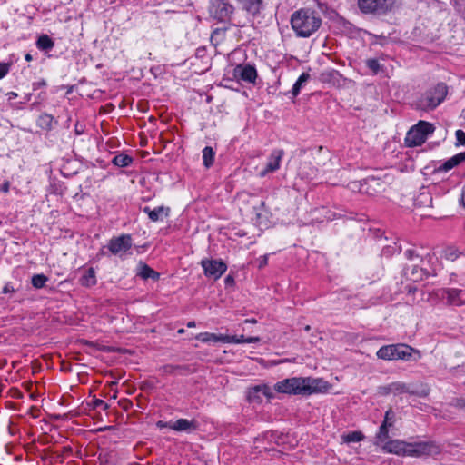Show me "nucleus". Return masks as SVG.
Listing matches in <instances>:
<instances>
[{"instance_id":"f257e3e1","label":"nucleus","mask_w":465,"mask_h":465,"mask_svg":"<svg viewBox=\"0 0 465 465\" xmlns=\"http://www.w3.org/2000/svg\"><path fill=\"white\" fill-rule=\"evenodd\" d=\"M329 388V383L323 379L312 377L287 378L274 384L277 392L290 395H311L325 392Z\"/></svg>"},{"instance_id":"f03ea898","label":"nucleus","mask_w":465,"mask_h":465,"mask_svg":"<svg viewBox=\"0 0 465 465\" xmlns=\"http://www.w3.org/2000/svg\"><path fill=\"white\" fill-rule=\"evenodd\" d=\"M291 25L298 37L307 38L319 30L322 18L315 10L301 8L292 15Z\"/></svg>"},{"instance_id":"7ed1b4c3","label":"nucleus","mask_w":465,"mask_h":465,"mask_svg":"<svg viewBox=\"0 0 465 465\" xmlns=\"http://www.w3.org/2000/svg\"><path fill=\"white\" fill-rule=\"evenodd\" d=\"M376 355L379 359L385 361H418L421 358L419 350L404 343L384 345L378 350Z\"/></svg>"},{"instance_id":"20e7f679","label":"nucleus","mask_w":465,"mask_h":465,"mask_svg":"<svg viewBox=\"0 0 465 465\" xmlns=\"http://www.w3.org/2000/svg\"><path fill=\"white\" fill-rule=\"evenodd\" d=\"M447 94L448 86L443 83H439L417 99L416 108L425 112L434 110L443 102Z\"/></svg>"},{"instance_id":"39448f33","label":"nucleus","mask_w":465,"mask_h":465,"mask_svg":"<svg viewBox=\"0 0 465 465\" xmlns=\"http://www.w3.org/2000/svg\"><path fill=\"white\" fill-rule=\"evenodd\" d=\"M435 127L431 123L419 121L406 134L404 143L407 147L420 146L425 143L428 136L432 134Z\"/></svg>"},{"instance_id":"423d86ee","label":"nucleus","mask_w":465,"mask_h":465,"mask_svg":"<svg viewBox=\"0 0 465 465\" xmlns=\"http://www.w3.org/2000/svg\"><path fill=\"white\" fill-rule=\"evenodd\" d=\"M407 447V457L420 458L440 452V446L433 441L409 442Z\"/></svg>"},{"instance_id":"0eeeda50","label":"nucleus","mask_w":465,"mask_h":465,"mask_svg":"<svg viewBox=\"0 0 465 465\" xmlns=\"http://www.w3.org/2000/svg\"><path fill=\"white\" fill-rule=\"evenodd\" d=\"M395 0H358V6L364 14L383 15L391 11Z\"/></svg>"},{"instance_id":"6e6552de","label":"nucleus","mask_w":465,"mask_h":465,"mask_svg":"<svg viewBox=\"0 0 465 465\" xmlns=\"http://www.w3.org/2000/svg\"><path fill=\"white\" fill-rule=\"evenodd\" d=\"M234 7L226 0H211L209 5L210 15L223 22L231 18Z\"/></svg>"},{"instance_id":"1a4fd4ad","label":"nucleus","mask_w":465,"mask_h":465,"mask_svg":"<svg viewBox=\"0 0 465 465\" xmlns=\"http://www.w3.org/2000/svg\"><path fill=\"white\" fill-rule=\"evenodd\" d=\"M436 295L449 306L459 307L465 304V289L443 288L438 290Z\"/></svg>"},{"instance_id":"9d476101","label":"nucleus","mask_w":465,"mask_h":465,"mask_svg":"<svg viewBox=\"0 0 465 465\" xmlns=\"http://www.w3.org/2000/svg\"><path fill=\"white\" fill-rule=\"evenodd\" d=\"M133 246V239L130 234H121L113 237L107 243V248L112 254L124 257Z\"/></svg>"},{"instance_id":"9b49d317","label":"nucleus","mask_w":465,"mask_h":465,"mask_svg":"<svg viewBox=\"0 0 465 465\" xmlns=\"http://www.w3.org/2000/svg\"><path fill=\"white\" fill-rule=\"evenodd\" d=\"M201 265L206 277L218 280L227 270L226 263L222 260L203 259Z\"/></svg>"},{"instance_id":"f8f14e48","label":"nucleus","mask_w":465,"mask_h":465,"mask_svg":"<svg viewBox=\"0 0 465 465\" xmlns=\"http://www.w3.org/2000/svg\"><path fill=\"white\" fill-rule=\"evenodd\" d=\"M235 77L242 81L253 84L257 78V71L254 66L251 64H239L233 70Z\"/></svg>"},{"instance_id":"ddd939ff","label":"nucleus","mask_w":465,"mask_h":465,"mask_svg":"<svg viewBox=\"0 0 465 465\" xmlns=\"http://www.w3.org/2000/svg\"><path fill=\"white\" fill-rule=\"evenodd\" d=\"M284 155V151L276 149L270 154L265 168L261 171L260 176L264 177L269 173H274L280 168L281 161Z\"/></svg>"},{"instance_id":"4468645a","label":"nucleus","mask_w":465,"mask_h":465,"mask_svg":"<svg viewBox=\"0 0 465 465\" xmlns=\"http://www.w3.org/2000/svg\"><path fill=\"white\" fill-rule=\"evenodd\" d=\"M408 443L409 442L401 440H391L385 442L382 449L388 453L407 456Z\"/></svg>"},{"instance_id":"2eb2a0df","label":"nucleus","mask_w":465,"mask_h":465,"mask_svg":"<svg viewBox=\"0 0 465 465\" xmlns=\"http://www.w3.org/2000/svg\"><path fill=\"white\" fill-rule=\"evenodd\" d=\"M197 428L198 423L195 420H189L187 419H179L169 425V429L175 431H185L188 433L196 430Z\"/></svg>"},{"instance_id":"dca6fc26","label":"nucleus","mask_w":465,"mask_h":465,"mask_svg":"<svg viewBox=\"0 0 465 465\" xmlns=\"http://www.w3.org/2000/svg\"><path fill=\"white\" fill-rule=\"evenodd\" d=\"M389 390L395 393V394H401V393H411V394H417L419 396L425 397L429 394V391L427 389L422 390L420 392H417L414 391H411L407 384L398 381L393 382L390 384Z\"/></svg>"},{"instance_id":"f3484780","label":"nucleus","mask_w":465,"mask_h":465,"mask_svg":"<svg viewBox=\"0 0 465 465\" xmlns=\"http://www.w3.org/2000/svg\"><path fill=\"white\" fill-rule=\"evenodd\" d=\"M143 212L148 214V217L152 222H158L163 220V217H167L169 215L170 208L158 206L154 209H151L150 207L145 206L143 208Z\"/></svg>"},{"instance_id":"a211bd4d","label":"nucleus","mask_w":465,"mask_h":465,"mask_svg":"<svg viewBox=\"0 0 465 465\" xmlns=\"http://www.w3.org/2000/svg\"><path fill=\"white\" fill-rule=\"evenodd\" d=\"M243 10L253 15L260 13L262 8V0H235Z\"/></svg>"},{"instance_id":"6ab92c4d","label":"nucleus","mask_w":465,"mask_h":465,"mask_svg":"<svg viewBox=\"0 0 465 465\" xmlns=\"http://www.w3.org/2000/svg\"><path fill=\"white\" fill-rule=\"evenodd\" d=\"M136 275L141 277L143 280L147 279H153V280H158L160 278V274L153 270L151 267H149L147 264L143 262H139L137 266V272Z\"/></svg>"},{"instance_id":"aec40b11","label":"nucleus","mask_w":465,"mask_h":465,"mask_svg":"<svg viewBox=\"0 0 465 465\" xmlns=\"http://www.w3.org/2000/svg\"><path fill=\"white\" fill-rule=\"evenodd\" d=\"M463 161H465V152L460 153L452 156L451 158L448 159L441 165H440L437 170L439 172H448Z\"/></svg>"},{"instance_id":"412c9836","label":"nucleus","mask_w":465,"mask_h":465,"mask_svg":"<svg viewBox=\"0 0 465 465\" xmlns=\"http://www.w3.org/2000/svg\"><path fill=\"white\" fill-rule=\"evenodd\" d=\"M80 283L84 287H92L96 284V275L94 268H88L80 278Z\"/></svg>"},{"instance_id":"4be33fe9","label":"nucleus","mask_w":465,"mask_h":465,"mask_svg":"<svg viewBox=\"0 0 465 465\" xmlns=\"http://www.w3.org/2000/svg\"><path fill=\"white\" fill-rule=\"evenodd\" d=\"M414 204L417 207H430L432 204V197L429 192L420 193L415 199Z\"/></svg>"},{"instance_id":"5701e85b","label":"nucleus","mask_w":465,"mask_h":465,"mask_svg":"<svg viewBox=\"0 0 465 465\" xmlns=\"http://www.w3.org/2000/svg\"><path fill=\"white\" fill-rule=\"evenodd\" d=\"M36 123L41 129L49 131L53 128L54 117L49 114H42Z\"/></svg>"},{"instance_id":"b1692460","label":"nucleus","mask_w":465,"mask_h":465,"mask_svg":"<svg viewBox=\"0 0 465 465\" xmlns=\"http://www.w3.org/2000/svg\"><path fill=\"white\" fill-rule=\"evenodd\" d=\"M196 340L202 341V342H223V335L220 334L217 335L215 333H210V332H202L196 335Z\"/></svg>"},{"instance_id":"393cba45","label":"nucleus","mask_w":465,"mask_h":465,"mask_svg":"<svg viewBox=\"0 0 465 465\" xmlns=\"http://www.w3.org/2000/svg\"><path fill=\"white\" fill-rule=\"evenodd\" d=\"M36 46L39 50L50 51L54 46V42L47 35H42L36 41Z\"/></svg>"},{"instance_id":"a878e982","label":"nucleus","mask_w":465,"mask_h":465,"mask_svg":"<svg viewBox=\"0 0 465 465\" xmlns=\"http://www.w3.org/2000/svg\"><path fill=\"white\" fill-rule=\"evenodd\" d=\"M214 156H215V152L213 151V149L212 147L206 146L203 148V165L206 168H210L213 165V161H214Z\"/></svg>"},{"instance_id":"bb28decb","label":"nucleus","mask_w":465,"mask_h":465,"mask_svg":"<svg viewBox=\"0 0 465 465\" xmlns=\"http://www.w3.org/2000/svg\"><path fill=\"white\" fill-rule=\"evenodd\" d=\"M132 162L133 158L124 153L115 155L112 160V163L118 167H127L132 163Z\"/></svg>"},{"instance_id":"cd10ccee","label":"nucleus","mask_w":465,"mask_h":465,"mask_svg":"<svg viewBox=\"0 0 465 465\" xmlns=\"http://www.w3.org/2000/svg\"><path fill=\"white\" fill-rule=\"evenodd\" d=\"M309 78H310V74L307 73H302L299 76V78L297 79V81L295 82V84L292 86V93L293 96H297L299 94L302 84L304 83H306Z\"/></svg>"},{"instance_id":"c85d7f7f","label":"nucleus","mask_w":465,"mask_h":465,"mask_svg":"<svg viewBox=\"0 0 465 465\" xmlns=\"http://www.w3.org/2000/svg\"><path fill=\"white\" fill-rule=\"evenodd\" d=\"M364 435L361 431H352L341 436L342 441L346 443L359 442L362 440Z\"/></svg>"},{"instance_id":"c756f323","label":"nucleus","mask_w":465,"mask_h":465,"mask_svg":"<svg viewBox=\"0 0 465 465\" xmlns=\"http://www.w3.org/2000/svg\"><path fill=\"white\" fill-rule=\"evenodd\" d=\"M48 281V278L44 274H35L32 277V285L36 288L40 289L45 286L46 282Z\"/></svg>"},{"instance_id":"7c9ffc66","label":"nucleus","mask_w":465,"mask_h":465,"mask_svg":"<svg viewBox=\"0 0 465 465\" xmlns=\"http://www.w3.org/2000/svg\"><path fill=\"white\" fill-rule=\"evenodd\" d=\"M223 343H235V344L244 343L245 337L243 335H241V336L223 335Z\"/></svg>"},{"instance_id":"2f4dec72","label":"nucleus","mask_w":465,"mask_h":465,"mask_svg":"<svg viewBox=\"0 0 465 465\" xmlns=\"http://www.w3.org/2000/svg\"><path fill=\"white\" fill-rule=\"evenodd\" d=\"M389 428L390 427L387 426L386 424H381L380 426L379 431L376 436L377 440L380 442H384L389 438Z\"/></svg>"},{"instance_id":"473e14b6","label":"nucleus","mask_w":465,"mask_h":465,"mask_svg":"<svg viewBox=\"0 0 465 465\" xmlns=\"http://www.w3.org/2000/svg\"><path fill=\"white\" fill-rule=\"evenodd\" d=\"M460 253L454 247H448L444 251V257L447 260H450V261H455L460 256Z\"/></svg>"},{"instance_id":"72a5a7b5","label":"nucleus","mask_w":465,"mask_h":465,"mask_svg":"<svg viewBox=\"0 0 465 465\" xmlns=\"http://www.w3.org/2000/svg\"><path fill=\"white\" fill-rule=\"evenodd\" d=\"M394 420H395V413L393 412V411L391 409H389L385 412L384 420H383L382 424H386L387 426L391 427L394 423Z\"/></svg>"},{"instance_id":"f704fd0d","label":"nucleus","mask_w":465,"mask_h":465,"mask_svg":"<svg viewBox=\"0 0 465 465\" xmlns=\"http://www.w3.org/2000/svg\"><path fill=\"white\" fill-rule=\"evenodd\" d=\"M366 65L374 74H377L381 69V64L377 59H368L366 61Z\"/></svg>"},{"instance_id":"c9c22d12","label":"nucleus","mask_w":465,"mask_h":465,"mask_svg":"<svg viewBox=\"0 0 465 465\" xmlns=\"http://www.w3.org/2000/svg\"><path fill=\"white\" fill-rule=\"evenodd\" d=\"M255 392H262L266 397L270 398L272 396V393L270 391V388L266 385L263 386H256L254 388Z\"/></svg>"},{"instance_id":"e433bc0d","label":"nucleus","mask_w":465,"mask_h":465,"mask_svg":"<svg viewBox=\"0 0 465 465\" xmlns=\"http://www.w3.org/2000/svg\"><path fill=\"white\" fill-rule=\"evenodd\" d=\"M10 64L7 63L0 62V79H3L9 72Z\"/></svg>"},{"instance_id":"4c0bfd02","label":"nucleus","mask_w":465,"mask_h":465,"mask_svg":"<svg viewBox=\"0 0 465 465\" xmlns=\"http://www.w3.org/2000/svg\"><path fill=\"white\" fill-rule=\"evenodd\" d=\"M455 135H456L458 143L465 145V132L459 129L456 131Z\"/></svg>"},{"instance_id":"58836bf2","label":"nucleus","mask_w":465,"mask_h":465,"mask_svg":"<svg viewBox=\"0 0 465 465\" xmlns=\"http://www.w3.org/2000/svg\"><path fill=\"white\" fill-rule=\"evenodd\" d=\"M405 256L409 260L420 259V255L416 252V251L409 249L404 252Z\"/></svg>"},{"instance_id":"ea45409f","label":"nucleus","mask_w":465,"mask_h":465,"mask_svg":"<svg viewBox=\"0 0 465 465\" xmlns=\"http://www.w3.org/2000/svg\"><path fill=\"white\" fill-rule=\"evenodd\" d=\"M94 408H103L104 410H106L108 408V405L105 401L100 399H95L93 402Z\"/></svg>"},{"instance_id":"a19ab883","label":"nucleus","mask_w":465,"mask_h":465,"mask_svg":"<svg viewBox=\"0 0 465 465\" xmlns=\"http://www.w3.org/2000/svg\"><path fill=\"white\" fill-rule=\"evenodd\" d=\"M364 184L368 185L369 187H374L375 185L381 186L379 181L373 177L366 179Z\"/></svg>"},{"instance_id":"79ce46f5","label":"nucleus","mask_w":465,"mask_h":465,"mask_svg":"<svg viewBox=\"0 0 465 465\" xmlns=\"http://www.w3.org/2000/svg\"><path fill=\"white\" fill-rule=\"evenodd\" d=\"M451 2L453 3V5L457 7V10L459 12L461 11V6L462 5H465V0H451Z\"/></svg>"},{"instance_id":"37998d69","label":"nucleus","mask_w":465,"mask_h":465,"mask_svg":"<svg viewBox=\"0 0 465 465\" xmlns=\"http://www.w3.org/2000/svg\"><path fill=\"white\" fill-rule=\"evenodd\" d=\"M454 406L460 409H465V399H456Z\"/></svg>"},{"instance_id":"c03bdc74","label":"nucleus","mask_w":465,"mask_h":465,"mask_svg":"<svg viewBox=\"0 0 465 465\" xmlns=\"http://www.w3.org/2000/svg\"><path fill=\"white\" fill-rule=\"evenodd\" d=\"M10 188V183L8 181H5L0 187V192H3L5 193L9 192Z\"/></svg>"},{"instance_id":"a18cd8bd","label":"nucleus","mask_w":465,"mask_h":465,"mask_svg":"<svg viewBox=\"0 0 465 465\" xmlns=\"http://www.w3.org/2000/svg\"><path fill=\"white\" fill-rule=\"evenodd\" d=\"M268 262V256L267 255H263L260 258V263H259V268H262L264 267Z\"/></svg>"},{"instance_id":"49530a36","label":"nucleus","mask_w":465,"mask_h":465,"mask_svg":"<svg viewBox=\"0 0 465 465\" xmlns=\"http://www.w3.org/2000/svg\"><path fill=\"white\" fill-rule=\"evenodd\" d=\"M15 289L9 284H5L3 288V293L14 292Z\"/></svg>"},{"instance_id":"de8ad7c7","label":"nucleus","mask_w":465,"mask_h":465,"mask_svg":"<svg viewBox=\"0 0 465 465\" xmlns=\"http://www.w3.org/2000/svg\"><path fill=\"white\" fill-rule=\"evenodd\" d=\"M171 423H173V421L164 422V421L160 420L156 423V425L158 428L163 429V428H169V425Z\"/></svg>"},{"instance_id":"09e8293b","label":"nucleus","mask_w":465,"mask_h":465,"mask_svg":"<svg viewBox=\"0 0 465 465\" xmlns=\"http://www.w3.org/2000/svg\"><path fill=\"white\" fill-rule=\"evenodd\" d=\"M258 341H260L259 337H249V338H245L244 343H254V342H258Z\"/></svg>"},{"instance_id":"8fccbe9b","label":"nucleus","mask_w":465,"mask_h":465,"mask_svg":"<svg viewBox=\"0 0 465 465\" xmlns=\"http://www.w3.org/2000/svg\"><path fill=\"white\" fill-rule=\"evenodd\" d=\"M30 98H31V94H26V95H25V102H20V103L16 104L15 105V108H21V107H22V105H23L25 102H27V101H29V100H30Z\"/></svg>"},{"instance_id":"3c124183","label":"nucleus","mask_w":465,"mask_h":465,"mask_svg":"<svg viewBox=\"0 0 465 465\" xmlns=\"http://www.w3.org/2000/svg\"><path fill=\"white\" fill-rule=\"evenodd\" d=\"M46 85V82L45 80H42L40 82H37V83H35L34 84V90L39 88V87H42V86H45Z\"/></svg>"},{"instance_id":"603ef678","label":"nucleus","mask_w":465,"mask_h":465,"mask_svg":"<svg viewBox=\"0 0 465 465\" xmlns=\"http://www.w3.org/2000/svg\"><path fill=\"white\" fill-rule=\"evenodd\" d=\"M6 96H7L8 101H11V100L16 98L18 95L15 92H8L6 94Z\"/></svg>"},{"instance_id":"864d4df0","label":"nucleus","mask_w":465,"mask_h":465,"mask_svg":"<svg viewBox=\"0 0 465 465\" xmlns=\"http://www.w3.org/2000/svg\"><path fill=\"white\" fill-rule=\"evenodd\" d=\"M224 282H225V284H232V283L234 282V280H233V278L232 276L228 275L225 278Z\"/></svg>"},{"instance_id":"5fc2aeb1","label":"nucleus","mask_w":465,"mask_h":465,"mask_svg":"<svg viewBox=\"0 0 465 465\" xmlns=\"http://www.w3.org/2000/svg\"><path fill=\"white\" fill-rule=\"evenodd\" d=\"M461 203H462V205L464 206L465 208V186L463 187V190H462V194H461Z\"/></svg>"},{"instance_id":"6e6d98bb","label":"nucleus","mask_w":465,"mask_h":465,"mask_svg":"<svg viewBox=\"0 0 465 465\" xmlns=\"http://www.w3.org/2000/svg\"><path fill=\"white\" fill-rule=\"evenodd\" d=\"M25 59L27 61V62H30L33 60V56L30 54H26L25 55Z\"/></svg>"},{"instance_id":"4d7b16f0","label":"nucleus","mask_w":465,"mask_h":465,"mask_svg":"<svg viewBox=\"0 0 465 465\" xmlns=\"http://www.w3.org/2000/svg\"><path fill=\"white\" fill-rule=\"evenodd\" d=\"M187 327L188 328L195 327V322L194 321L188 322H187Z\"/></svg>"},{"instance_id":"13d9d810","label":"nucleus","mask_w":465,"mask_h":465,"mask_svg":"<svg viewBox=\"0 0 465 465\" xmlns=\"http://www.w3.org/2000/svg\"><path fill=\"white\" fill-rule=\"evenodd\" d=\"M244 322L245 323H256V320L255 319H247V320H245Z\"/></svg>"},{"instance_id":"bf43d9fd","label":"nucleus","mask_w":465,"mask_h":465,"mask_svg":"<svg viewBox=\"0 0 465 465\" xmlns=\"http://www.w3.org/2000/svg\"><path fill=\"white\" fill-rule=\"evenodd\" d=\"M418 271H417V265H414L413 269H412V272H411V274L414 275L415 273H417Z\"/></svg>"},{"instance_id":"052dcab7","label":"nucleus","mask_w":465,"mask_h":465,"mask_svg":"<svg viewBox=\"0 0 465 465\" xmlns=\"http://www.w3.org/2000/svg\"><path fill=\"white\" fill-rule=\"evenodd\" d=\"M218 34H219V31H218V30L214 31V32H213V34L212 35V38H213V37H214V35H218Z\"/></svg>"},{"instance_id":"680f3d73","label":"nucleus","mask_w":465,"mask_h":465,"mask_svg":"<svg viewBox=\"0 0 465 465\" xmlns=\"http://www.w3.org/2000/svg\"><path fill=\"white\" fill-rule=\"evenodd\" d=\"M183 331H184L183 329H181V330L178 331V333H183Z\"/></svg>"},{"instance_id":"e2e57ef3","label":"nucleus","mask_w":465,"mask_h":465,"mask_svg":"<svg viewBox=\"0 0 465 465\" xmlns=\"http://www.w3.org/2000/svg\"><path fill=\"white\" fill-rule=\"evenodd\" d=\"M265 205L264 202H261V206L263 207Z\"/></svg>"}]
</instances>
